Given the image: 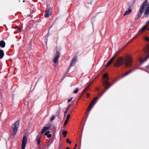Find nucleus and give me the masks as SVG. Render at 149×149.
Instances as JSON below:
<instances>
[{
    "label": "nucleus",
    "instance_id": "obj_1",
    "mask_svg": "<svg viewBox=\"0 0 149 149\" xmlns=\"http://www.w3.org/2000/svg\"><path fill=\"white\" fill-rule=\"evenodd\" d=\"M124 63H125L126 67L131 66L132 64L131 57L129 56H127L125 60L122 58H119L114 63V65L115 66L119 67Z\"/></svg>",
    "mask_w": 149,
    "mask_h": 149
},
{
    "label": "nucleus",
    "instance_id": "obj_2",
    "mask_svg": "<svg viewBox=\"0 0 149 149\" xmlns=\"http://www.w3.org/2000/svg\"><path fill=\"white\" fill-rule=\"evenodd\" d=\"M148 5V0H145L140 6L139 9V12L137 15L136 18L135 19V20L138 19L141 16V15L144 11Z\"/></svg>",
    "mask_w": 149,
    "mask_h": 149
},
{
    "label": "nucleus",
    "instance_id": "obj_3",
    "mask_svg": "<svg viewBox=\"0 0 149 149\" xmlns=\"http://www.w3.org/2000/svg\"><path fill=\"white\" fill-rule=\"evenodd\" d=\"M19 120H17L12 125L10 131L12 135H15L16 134L19 126Z\"/></svg>",
    "mask_w": 149,
    "mask_h": 149
},
{
    "label": "nucleus",
    "instance_id": "obj_4",
    "mask_svg": "<svg viewBox=\"0 0 149 149\" xmlns=\"http://www.w3.org/2000/svg\"><path fill=\"white\" fill-rule=\"evenodd\" d=\"M104 79L103 82V85L104 87V89L106 90H107L111 86L109 82L108 81L109 79V78L108 77L107 74H105L103 76Z\"/></svg>",
    "mask_w": 149,
    "mask_h": 149
},
{
    "label": "nucleus",
    "instance_id": "obj_5",
    "mask_svg": "<svg viewBox=\"0 0 149 149\" xmlns=\"http://www.w3.org/2000/svg\"><path fill=\"white\" fill-rule=\"evenodd\" d=\"M97 97H95L92 100L91 102L90 105L89 107L88 111H90L91 110L92 108L94 106V105L97 102Z\"/></svg>",
    "mask_w": 149,
    "mask_h": 149
},
{
    "label": "nucleus",
    "instance_id": "obj_6",
    "mask_svg": "<svg viewBox=\"0 0 149 149\" xmlns=\"http://www.w3.org/2000/svg\"><path fill=\"white\" fill-rule=\"evenodd\" d=\"M27 142V138L26 136H24L23 137L22 143V149H25L26 144Z\"/></svg>",
    "mask_w": 149,
    "mask_h": 149
},
{
    "label": "nucleus",
    "instance_id": "obj_7",
    "mask_svg": "<svg viewBox=\"0 0 149 149\" xmlns=\"http://www.w3.org/2000/svg\"><path fill=\"white\" fill-rule=\"evenodd\" d=\"M52 126V125L49 123L47 124L46 126L44 127L41 130V134H43L46 131L49 130Z\"/></svg>",
    "mask_w": 149,
    "mask_h": 149
},
{
    "label": "nucleus",
    "instance_id": "obj_8",
    "mask_svg": "<svg viewBox=\"0 0 149 149\" xmlns=\"http://www.w3.org/2000/svg\"><path fill=\"white\" fill-rule=\"evenodd\" d=\"M51 12L49 8H47L45 11V17H48L49 15H51Z\"/></svg>",
    "mask_w": 149,
    "mask_h": 149
},
{
    "label": "nucleus",
    "instance_id": "obj_9",
    "mask_svg": "<svg viewBox=\"0 0 149 149\" xmlns=\"http://www.w3.org/2000/svg\"><path fill=\"white\" fill-rule=\"evenodd\" d=\"M147 6V7L145 9V10L144 13L145 17H146V15H149V4H148Z\"/></svg>",
    "mask_w": 149,
    "mask_h": 149
},
{
    "label": "nucleus",
    "instance_id": "obj_10",
    "mask_svg": "<svg viewBox=\"0 0 149 149\" xmlns=\"http://www.w3.org/2000/svg\"><path fill=\"white\" fill-rule=\"evenodd\" d=\"M117 52L115 54V55L111 59V60L107 63V65L106 66V67H108L109 66V65L111 63L113 62V60H114L115 57L116 56L117 54Z\"/></svg>",
    "mask_w": 149,
    "mask_h": 149
},
{
    "label": "nucleus",
    "instance_id": "obj_11",
    "mask_svg": "<svg viewBox=\"0 0 149 149\" xmlns=\"http://www.w3.org/2000/svg\"><path fill=\"white\" fill-rule=\"evenodd\" d=\"M132 11V10L130 7L128 9V10L126 11L124 15V16H125L126 15L129 14Z\"/></svg>",
    "mask_w": 149,
    "mask_h": 149
},
{
    "label": "nucleus",
    "instance_id": "obj_12",
    "mask_svg": "<svg viewBox=\"0 0 149 149\" xmlns=\"http://www.w3.org/2000/svg\"><path fill=\"white\" fill-rule=\"evenodd\" d=\"M147 24L145 25L139 31V33H141L142 32L144 31L147 28Z\"/></svg>",
    "mask_w": 149,
    "mask_h": 149
},
{
    "label": "nucleus",
    "instance_id": "obj_13",
    "mask_svg": "<svg viewBox=\"0 0 149 149\" xmlns=\"http://www.w3.org/2000/svg\"><path fill=\"white\" fill-rule=\"evenodd\" d=\"M6 45V44L5 42L3 40H1L0 41V46L2 48L5 47Z\"/></svg>",
    "mask_w": 149,
    "mask_h": 149
},
{
    "label": "nucleus",
    "instance_id": "obj_14",
    "mask_svg": "<svg viewBox=\"0 0 149 149\" xmlns=\"http://www.w3.org/2000/svg\"><path fill=\"white\" fill-rule=\"evenodd\" d=\"M4 56V52L3 50H0V59L2 58Z\"/></svg>",
    "mask_w": 149,
    "mask_h": 149
},
{
    "label": "nucleus",
    "instance_id": "obj_15",
    "mask_svg": "<svg viewBox=\"0 0 149 149\" xmlns=\"http://www.w3.org/2000/svg\"><path fill=\"white\" fill-rule=\"evenodd\" d=\"M50 132L49 131H47L45 133V135L47 136L48 138H50L52 137V135L51 134H50Z\"/></svg>",
    "mask_w": 149,
    "mask_h": 149
},
{
    "label": "nucleus",
    "instance_id": "obj_16",
    "mask_svg": "<svg viewBox=\"0 0 149 149\" xmlns=\"http://www.w3.org/2000/svg\"><path fill=\"white\" fill-rule=\"evenodd\" d=\"M41 139V136L40 135L38 136L37 137V141L38 144H39L40 142Z\"/></svg>",
    "mask_w": 149,
    "mask_h": 149
},
{
    "label": "nucleus",
    "instance_id": "obj_17",
    "mask_svg": "<svg viewBox=\"0 0 149 149\" xmlns=\"http://www.w3.org/2000/svg\"><path fill=\"white\" fill-rule=\"evenodd\" d=\"M60 55V53L56 51V63L58 61V59Z\"/></svg>",
    "mask_w": 149,
    "mask_h": 149
},
{
    "label": "nucleus",
    "instance_id": "obj_18",
    "mask_svg": "<svg viewBox=\"0 0 149 149\" xmlns=\"http://www.w3.org/2000/svg\"><path fill=\"white\" fill-rule=\"evenodd\" d=\"M60 55V53L56 51V63L58 61V59Z\"/></svg>",
    "mask_w": 149,
    "mask_h": 149
},
{
    "label": "nucleus",
    "instance_id": "obj_19",
    "mask_svg": "<svg viewBox=\"0 0 149 149\" xmlns=\"http://www.w3.org/2000/svg\"><path fill=\"white\" fill-rule=\"evenodd\" d=\"M63 132V136L64 137H65L66 136V135L67 134V131L65 130L64 131L63 130H62Z\"/></svg>",
    "mask_w": 149,
    "mask_h": 149
},
{
    "label": "nucleus",
    "instance_id": "obj_20",
    "mask_svg": "<svg viewBox=\"0 0 149 149\" xmlns=\"http://www.w3.org/2000/svg\"><path fill=\"white\" fill-rule=\"evenodd\" d=\"M133 71V70H131L130 71H128V72L125 73L123 75V76H125L126 75H127L128 74H129L130 73H131V72H132Z\"/></svg>",
    "mask_w": 149,
    "mask_h": 149
},
{
    "label": "nucleus",
    "instance_id": "obj_21",
    "mask_svg": "<svg viewBox=\"0 0 149 149\" xmlns=\"http://www.w3.org/2000/svg\"><path fill=\"white\" fill-rule=\"evenodd\" d=\"M68 109H69V108H68L67 109H66V110L65 111L64 113V118H65L66 116V113H68Z\"/></svg>",
    "mask_w": 149,
    "mask_h": 149
},
{
    "label": "nucleus",
    "instance_id": "obj_22",
    "mask_svg": "<svg viewBox=\"0 0 149 149\" xmlns=\"http://www.w3.org/2000/svg\"><path fill=\"white\" fill-rule=\"evenodd\" d=\"M75 64V63H73V62H71V63L70 65V66L69 67L68 70L70 69V67H72V66H74V65Z\"/></svg>",
    "mask_w": 149,
    "mask_h": 149
},
{
    "label": "nucleus",
    "instance_id": "obj_23",
    "mask_svg": "<svg viewBox=\"0 0 149 149\" xmlns=\"http://www.w3.org/2000/svg\"><path fill=\"white\" fill-rule=\"evenodd\" d=\"M75 64V63H73V62H71V63L70 65V66L69 67L68 70L70 69V67H72V66H74V65Z\"/></svg>",
    "mask_w": 149,
    "mask_h": 149
},
{
    "label": "nucleus",
    "instance_id": "obj_24",
    "mask_svg": "<svg viewBox=\"0 0 149 149\" xmlns=\"http://www.w3.org/2000/svg\"><path fill=\"white\" fill-rule=\"evenodd\" d=\"M79 89L78 88H76L75 90L74 91V94L77 93Z\"/></svg>",
    "mask_w": 149,
    "mask_h": 149
},
{
    "label": "nucleus",
    "instance_id": "obj_25",
    "mask_svg": "<svg viewBox=\"0 0 149 149\" xmlns=\"http://www.w3.org/2000/svg\"><path fill=\"white\" fill-rule=\"evenodd\" d=\"M53 62L55 64L54 65L55 68V64L56 63V55L55 56V57L54 58L53 60Z\"/></svg>",
    "mask_w": 149,
    "mask_h": 149
},
{
    "label": "nucleus",
    "instance_id": "obj_26",
    "mask_svg": "<svg viewBox=\"0 0 149 149\" xmlns=\"http://www.w3.org/2000/svg\"><path fill=\"white\" fill-rule=\"evenodd\" d=\"M76 58H74L72 60L71 62L75 63L76 62Z\"/></svg>",
    "mask_w": 149,
    "mask_h": 149
},
{
    "label": "nucleus",
    "instance_id": "obj_27",
    "mask_svg": "<svg viewBox=\"0 0 149 149\" xmlns=\"http://www.w3.org/2000/svg\"><path fill=\"white\" fill-rule=\"evenodd\" d=\"M55 118V116L54 115H52V117L51 118L50 120L52 121Z\"/></svg>",
    "mask_w": 149,
    "mask_h": 149
},
{
    "label": "nucleus",
    "instance_id": "obj_28",
    "mask_svg": "<svg viewBox=\"0 0 149 149\" xmlns=\"http://www.w3.org/2000/svg\"><path fill=\"white\" fill-rule=\"evenodd\" d=\"M70 115L69 114H68L67 116V119L66 120H69V119L70 118Z\"/></svg>",
    "mask_w": 149,
    "mask_h": 149
},
{
    "label": "nucleus",
    "instance_id": "obj_29",
    "mask_svg": "<svg viewBox=\"0 0 149 149\" xmlns=\"http://www.w3.org/2000/svg\"><path fill=\"white\" fill-rule=\"evenodd\" d=\"M68 120H66L65 121L64 123V125L65 126V125L67 124Z\"/></svg>",
    "mask_w": 149,
    "mask_h": 149
},
{
    "label": "nucleus",
    "instance_id": "obj_30",
    "mask_svg": "<svg viewBox=\"0 0 149 149\" xmlns=\"http://www.w3.org/2000/svg\"><path fill=\"white\" fill-rule=\"evenodd\" d=\"M67 142L68 143H69L70 144H71V141H70L69 139H67Z\"/></svg>",
    "mask_w": 149,
    "mask_h": 149
},
{
    "label": "nucleus",
    "instance_id": "obj_31",
    "mask_svg": "<svg viewBox=\"0 0 149 149\" xmlns=\"http://www.w3.org/2000/svg\"><path fill=\"white\" fill-rule=\"evenodd\" d=\"M15 29H18L19 30H20L21 31V29L20 28H19V26H16L15 27Z\"/></svg>",
    "mask_w": 149,
    "mask_h": 149
},
{
    "label": "nucleus",
    "instance_id": "obj_32",
    "mask_svg": "<svg viewBox=\"0 0 149 149\" xmlns=\"http://www.w3.org/2000/svg\"><path fill=\"white\" fill-rule=\"evenodd\" d=\"M72 99H73V97H72L71 98H70V99H68V102H70L71 101V100H72Z\"/></svg>",
    "mask_w": 149,
    "mask_h": 149
},
{
    "label": "nucleus",
    "instance_id": "obj_33",
    "mask_svg": "<svg viewBox=\"0 0 149 149\" xmlns=\"http://www.w3.org/2000/svg\"><path fill=\"white\" fill-rule=\"evenodd\" d=\"M146 69L147 70H149V64L148 65L146 66Z\"/></svg>",
    "mask_w": 149,
    "mask_h": 149
},
{
    "label": "nucleus",
    "instance_id": "obj_34",
    "mask_svg": "<svg viewBox=\"0 0 149 149\" xmlns=\"http://www.w3.org/2000/svg\"><path fill=\"white\" fill-rule=\"evenodd\" d=\"M86 89H84L82 91V93L83 94L84 93H85L86 92Z\"/></svg>",
    "mask_w": 149,
    "mask_h": 149
},
{
    "label": "nucleus",
    "instance_id": "obj_35",
    "mask_svg": "<svg viewBox=\"0 0 149 149\" xmlns=\"http://www.w3.org/2000/svg\"><path fill=\"white\" fill-rule=\"evenodd\" d=\"M145 40L147 41H149V38L148 37H146L145 38Z\"/></svg>",
    "mask_w": 149,
    "mask_h": 149
},
{
    "label": "nucleus",
    "instance_id": "obj_36",
    "mask_svg": "<svg viewBox=\"0 0 149 149\" xmlns=\"http://www.w3.org/2000/svg\"><path fill=\"white\" fill-rule=\"evenodd\" d=\"M149 23V20L146 22V24H147V26H148V24Z\"/></svg>",
    "mask_w": 149,
    "mask_h": 149
},
{
    "label": "nucleus",
    "instance_id": "obj_37",
    "mask_svg": "<svg viewBox=\"0 0 149 149\" xmlns=\"http://www.w3.org/2000/svg\"><path fill=\"white\" fill-rule=\"evenodd\" d=\"M87 97H88L89 96H90V95L89 93H88L87 94Z\"/></svg>",
    "mask_w": 149,
    "mask_h": 149
},
{
    "label": "nucleus",
    "instance_id": "obj_38",
    "mask_svg": "<svg viewBox=\"0 0 149 149\" xmlns=\"http://www.w3.org/2000/svg\"><path fill=\"white\" fill-rule=\"evenodd\" d=\"M105 91H104L103 92V93L100 96V97L101 96H102L104 93L105 92Z\"/></svg>",
    "mask_w": 149,
    "mask_h": 149
},
{
    "label": "nucleus",
    "instance_id": "obj_39",
    "mask_svg": "<svg viewBox=\"0 0 149 149\" xmlns=\"http://www.w3.org/2000/svg\"><path fill=\"white\" fill-rule=\"evenodd\" d=\"M88 86L86 87L84 89H86V90L87 91V89L88 88Z\"/></svg>",
    "mask_w": 149,
    "mask_h": 149
},
{
    "label": "nucleus",
    "instance_id": "obj_40",
    "mask_svg": "<svg viewBox=\"0 0 149 149\" xmlns=\"http://www.w3.org/2000/svg\"><path fill=\"white\" fill-rule=\"evenodd\" d=\"M66 149H70V148H68V147H67L66 148Z\"/></svg>",
    "mask_w": 149,
    "mask_h": 149
},
{
    "label": "nucleus",
    "instance_id": "obj_41",
    "mask_svg": "<svg viewBox=\"0 0 149 149\" xmlns=\"http://www.w3.org/2000/svg\"><path fill=\"white\" fill-rule=\"evenodd\" d=\"M77 146V144H76L75 145V147H76Z\"/></svg>",
    "mask_w": 149,
    "mask_h": 149
},
{
    "label": "nucleus",
    "instance_id": "obj_42",
    "mask_svg": "<svg viewBox=\"0 0 149 149\" xmlns=\"http://www.w3.org/2000/svg\"><path fill=\"white\" fill-rule=\"evenodd\" d=\"M53 24L52 25V26H51L50 27V28H51V27H52V26H53Z\"/></svg>",
    "mask_w": 149,
    "mask_h": 149
},
{
    "label": "nucleus",
    "instance_id": "obj_43",
    "mask_svg": "<svg viewBox=\"0 0 149 149\" xmlns=\"http://www.w3.org/2000/svg\"><path fill=\"white\" fill-rule=\"evenodd\" d=\"M139 69H140V68H139ZM141 69V70H143V69Z\"/></svg>",
    "mask_w": 149,
    "mask_h": 149
},
{
    "label": "nucleus",
    "instance_id": "obj_44",
    "mask_svg": "<svg viewBox=\"0 0 149 149\" xmlns=\"http://www.w3.org/2000/svg\"><path fill=\"white\" fill-rule=\"evenodd\" d=\"M98 90H99V89H98V88H97V90H97V91H98Z\"/></svg>",
    "mask_w": 149,
    "mask_h": 149
},
{
    "label": "nucleus",
    "instance_id": "obj_45",
    "mask_svg": "<svg viewBox=\"0 0 149 149\" xmlns=\"http://www.w3.org/2000/svg\"><path fill=\"white\" fill-rule=\"evenodd\" d=\"M74 149H76V147L74 148Z\"/></svg>",
    "mask_w": 149,
    "mask_h": 149
}]
</instances>
